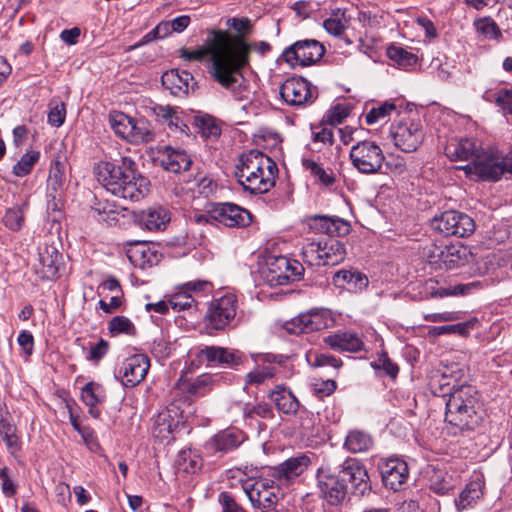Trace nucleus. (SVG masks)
Segmentation results:
<instances>
[{
  "label": "nucleus",
  "instance_id": "nucleus-1",
  "mask_svg": "<svg viewBox=\"0 0 512 512\" xmlns=\"http://www.w3.org/2000/svg\"><path fill=\"white\" fill-rule=\"evenodd\" d=\"M251 49L252 45L239 37H232L226 31L211 30L205 48L193 51L182 48L180 56L188 61H200L209 56L208 73L213 81L236 95V88L241 86L242 70L250 63Z\"/></svg>",
  "mask_w": 512,
  "mask_h": 512
},
{
  "label": "nucleus",
  "instance_id": "nucleus-2",
  "mask_svg": "<svg viewBox=\"0 0 512 512\" xmlns=\"http://www.w3.org/2000/svg\"><path fill=\"white\" fill-rule=\"evenodd\" d=\"M94 172L98 182L118 198L139 201L149 192L150 181L138 171L131 157H121L118 163L101 161Z\"/></svg>",
  "mask_w": 512,
  "mask_h": 512
},
{
  "label": "nucleus",
  "instance_id": "nucleus-3",
  "mask_svg": "<svg viewBox=\"0 0 512 512\" xmlns=\"http://www.w3.org/2000/svg\"><path fill=\"white\" fill-rule=\"evenodd\" d=\"M277 173L276 163L259 150L241 154L235 170L239 184L252 194L267 193L274 187Z\"/></svg>",
  "mask_w": 512,
  "mask_h": 512
},
{
  "label": "nucleus",
  "instance_id": "nucleus-4",
  "mask_svg": "<svg viewBox=\"0 0 512 512\" xmlns=\"http://www.w3.org/2000/svg\"><path fill=\"white\" fill-rule=\"evenodd\" d=\"M463 373L460 369L449 370L446 369L442 372V388L447 387L449 399L446 401V415L447 414H467L471 416L476 414L474 403L476 398L472 395L474 388L470 385L459 384Z\"/></svg>",
  "mask_w": 512,
  "mask_h": 512
},
{
  "label": "nucleus",
  "instance_id": "nucleus-5",
  "mask_svg": "<svg viewBox=\"0 0 512 512\" xmlns=\"http://www.w3.org/2000/svg\"><path fill=\"white\" fill-rule=\"evenodd\" d=\"M463 169L467 175L475 174L483 181L496 182L506 172L512 174V157L503 155L494 148H482L473 161Z\"/></svg>",
  "mask_w": 512,
  "mask_h": 512
},
{
  "label": "nucleus",
  "instance_id": "nucleus-6",
  "mask_svg": "<svg viewBox=\"0 0 512 512\" xmlns=\"http://www.w3.org/2000/svg\"><path fill=\"white\" fill-rule=\"evenodd\" d=\"M242 490L248 497L252 507L261 512H269L278 506L281 488L269 478L240 479Z\"/></svg>",
  "mask_w": 512,
  "mask_h": 512
},
{
  "label": "nucleus",
  "instance_id": "nucleus-7",
  "mask_svg": "<svg viewBox=\"0 0 512 512\" xmlns=\"http://www.w3.org/2000/svg\"><path fill=\"white\" fill-rule=\"evenodd\" d=\"M349 157L352 166L361 174L375 175L382 173L385 155L382 148L374 141L363 140L351 147Z\"/></svg>",
  "mask_w": 512,
  "mask_h": 512
},
{
  "label": "nucleus",
  "instance_id": "nucleus-8",
  "mask_svg": "<svg viewBox=\"0 0 512 512\" xmlns=\"http://www.w3.org/2000/svg\"><path fill=\"white\" fill-rule=\"evenodd\" d=\"M431 226L446 237L456 236L459 238L469 237L476 228L472 217L457 210H447L436 215L432 219Z\"/></svg>",
  "mask_w": 512,
  "mask_h": 512
},
{
  "label": "nucleus",
  "instance_id": "nucleus-9",
  "mask_svg": "<svg viewBox=\"0 0 512 512\" xmlns=\"http://www.w3.org/2000/svg\"><path fill=\"white\" fill-rule=\"evenodd\" d=\"M390 135L398 149L411 153L422 144L425 132L419 119L405 117L391 125Z\"/></svg>",
  "mask_w": 512,
  "mask_h": 512
},
{
  "label": "nucleus",
  "instance_id": "nucleus-10",
  "mask_svg": "<svg viewBox=\"0 0 512 512\" xmlns=\"http://www.w3.org/2000/svg\"><path fill=\"white\" fill-rule=\"evenodd\" d=\"M237 310V297L232 293L216 298L208 306L205 323L212 330H224L234 320Z\"/></svg>",
  "mask_w": 512,
  "mask_h": 512
},
{
  "label": "nucleus",
  "instance_id": "nucleus-11",
  "mask_svg": "<svg viewBox=\"0 0 512 512\" xmlns=\"http://www.w3.org/2000/svg\"><path fill=\"white\" fill-rule=\"evenodd\" d=\"M280 95L286 104L295 107L312 104L317 98L316 89L303 77L286 79L280 86Z\"/></svg>",
  "mask_w": 512,
  "mask_h": 512
},
{
  "label": "nucleus",
  "instance_id": "nucleus-12",
  "mask_svg": "<svg viewBox=\"0 0 512 512\" xmlns=\"http://www.w3.org/2000/svg\"><path fill=\"white\" fill-rule=\"evenodd\" d=\"M325 53L324 46L313 39L300 40L285 49L283 56L292 66H309L319 61Z\"/></svg>",
  "mask_w": 512,
  "mask_h": 512
},
{
  "label": "nucleus",
  "instance_id": "nucleus-13",
  "mask_svg": "<svg viewBox=\"0 0 512 512\" xmlns=\"http://www.w3.org/2000/svg\"><path fill=\"white\" fill-rule=\"evenodd\" d=\"M316 477L321 497L331 506L340 505L347 494L346 485L340 475H335L328 466H321Z\"/></svg>",
  "mask_w": 512,
  "mask_h": 512
},
{
  "label": "nucleus",
  "instance_id": "nucleus-14",
  "mask_svg": "<svg viewBox=\"0 0 512 512\" xmlns=\"http://www.w3.org/2000/svg\"><path fill=\"white\" fill-rule=\"evenodd\" d=\"M209 215L227 227H246L252 221L251 213L233 203H214L209 208Z\"/></svg>",
  "mask_w": 512,
  "mask_h": 512
},
{
  "label": "nucleus",
  "instance_id": "nucleus-15",
  "mask_svg": "<svg viewBox=\"0 0 512 512\" xmlns=\"http://www.w3.org/2000/svg\"><path fill=\"white\" fill-rule=\"evenodd\" d=\"M200 362L207 366L219 365L225 368L234 369L241 365L244 360L242 352L220 346H204L196 354Z\"/></svg>",
  "mask_w": 512,
  "mask_h": 512
},
{
  "label": "nucleus",
  "instance_id": "nucleus-16",
  "mask_svg": "<svg viewBox=\"0 0 512 512\" xmlns=\"http://www.w3.org/2000/svg\"><path fill=\"white\" fill-rule=\"evenodd\" d=\"M330 321L327 311L313 309L293 318L286 323L285 329L293 334L311 333L327 328Z\"/></svg>",
  "mask_w": 512,
  "mask_h": 512
},
{
  "label": "nucleus",
  "instance_id": "nucleus-17",
  "mask_svg": "<svg viewBox=\"0 0 512 512\" xmlns=\"http://www.w3.org/2000/svg\"><path fill=\"white\" fill-rule=\"evenodd\" d=\"M149 368L150 360L147 355L134 354L122 362L118 375L126 387H135L145 379Z\"/></svg>",
  "mask_w": 512,
  "mask_h": 512
},
{
  "label": "nucleus",
  "instance_id": "nucleus-18",
  "mask_svg": "<svg viewBox=\"0 0 512 512\" xmlns=\"http://www.w3.org/2000/svg\"><path fill=\"white\" fill-rule=\"evenodd\" d=\"M306 223L310 230L330 236H346L351 230L349 222L337 216L310 215Z\"/></svg>",
  "mask_w": 512,
  "mask_h": 512
},
{
  "label": "nucleus",
  "instance_id": "nucleus-19",
  "mask_svg": "<svg viewBox=\"0 0 512 512\" xmlns=\"http://www.w3.org/2000/svg\"><path fill=\"white\" fill-rule=\"evenodd\" d=\"M433 258L435 262H441L447 269H456L468 264L472 253L467 246L453 244L444 248L434 247Z\"/></svg>",
  "mask_w": 512,
  "mask_h": 512
},
{
  "label": "nucleus",
  "instance_id": "nucleus-20",
  "mask_svg": "<svg viewBox=\"0 0 512 512\" xmlns=\"http://www.w3.org/2000/svg\"><path fill=\"white\" fill-rule=\"evenodd\" d=\"M339 474L343 483L350 482L352 492L357 496L364 495L371 488L366 469L356 460L345 461Z\"/></svg>",
  "mask_w": 512,
  "mask_h": 512
},
{
  "label": "nucleus",
  "instance_id": "nucleus-21",
  "mask_svg": "<svg viewBox=\"0 0 512 512\" xmlns=\"http://www.w3.org/2000/svg\"><path fill=\"white\" fill-rule=\"evenodd\" d=\"M162 85L174 96H186L194 90L196 82L193 75L187 70L171 69L161 77Z\"/></svg>",
  "mask_w": 512,
  "mask_h": 512
},
{
  "label": "nucleus",
  "instance_id": "nucleus-22",
  "mask_svg": "<svg viewBox=\"0 0 512 512\" xmlns=\"http://www.w3.org/2000/svg\"><path fill=\"white\" fill-rule=\"evenodd\" d=\"M407 463L399 458H390L381 466V476L386 487L397 491L408 479Z\"/></svg>",
  "mask_w": 512,
  "mask_h": 512
},
{
  "label": "nucleus",
  "instance_id": "nucleus-23",
  "mask_svg": "<svg viewBox=\"0 0 512 512\" xmlns=\"http://www.w3.org/2000/svg\"><path fill=\"white\" fill-rule=\"evenodd\" d=\"M482 147L472 138L451 139L445 146V155L451 161H468L477 156Z\"/></svg>",
  "mask_w": 512,
  "mask_h": 512
},
{
  "label": "nucleus",
  "instance_id": "nucleus-24",
  "mask_svg": "<svg viewBox=\"0 0 512 512\" xmlns=\"http://www.w3.org/2000/svg\"><path fill=\"white\" fill-rule=\"evenodd\" d=\"M323 341L331 349L339 352L357 353L364 350V342L361 337L350 331H338L324 337Z\"/></svg>",
  "mask_w": 512,
  "mask_h": 512
},
{
  "label": "nucleus",
  "instance_id": "nucleus-25",
  "mask_svg": "<svg viewBox=\"0 0 512 512\" xmlns=\"http://www.w3.org/2000/svg\"><path fill=\"white\" fill-rule=\"evenodd\" d=\"M246 435L237 429H226L215 434L207 443L206 448L211 452L227 453L240 446Z\"/></svg>",
  "mask_w": 512,
  "mask_h": 512
},
{
  "label": "nucleus",
  "instance_id": "nucleus-26",
  "mask_svg": "<svg viewBox=\"0 0 512 512\" xmlns=\"http://www.w3.org/2000/svg\"><path fill=\"white\" fill-rule=\"evenodd\" d=\"M311 465L309 455L302 453L291 457L274 468L273 476L278 480L290 481L304 473Z\"/></svg>",
  "mask_w": 512,
  "mask_h": 512
},
{
  "label": "nucleus",
  "instance_id": "nucleus-27",
  "mask_svg": "<svg viewBox=\"0 0 512 512\" xmlns=\"http://www.w3.org/2000/svg\"><path fill=\"white\" fill-rule=\"evenodd\" d=\"M171 221L170 211L163 206H152L138 214L139 224L149 231H163Z\"/></svg>",
  "mask_w": 512,
  "mask_h": 512
},
{
  "label": "nucleus",
  "instance_id": "nucleus-28",
  "mask_svg": "<svg viewBox=\"0 0 512 512\" xmlns=\"http://www.w3.org/2000/svg\"><path fill=\"white\" fill-rule=\"evenodd\" d=\"M153 112L160 121L168 125L171 132L186 136L189 134V126L184 120L183 112L178 107L156 105Z\"/></svg>",
  "mask_w": 512,
  "mask_h": 512
},
{
  "label": "nucleus",
  "instance_id": "nucleus-29",
  "mask_svg": "<svg viewBox=\"0 0 512 512\" xmlns=\"http://www.w3.org/2000/svg\"><path fill=\"white\" fill-rule=\"evenodd\" d=\"M287 265L288 258L284 256L268 259L266 262V267L262 270L263 279L271 287L289 284Z\"/></svg>",
  "mask_w": 512,
  "mask_h": 512
},
{
  "label": "nucleus",
  "instance_id": "nucleus-30",
  "mask_svg": "<svg viewBox=\"0 0 512 512\" xmlns=\"http://www.w3.org/2000/svg\"><path fill=\"white\" fill-rule=\"evenodd\" d=\"M333 283L339 287L346 289L350 292H362L368 287V277L355 269H342L337 271L333 276Z\"/></svg>",
  "mask_w": 512,
  "mask_h": 512
},
{
  "label": "nucleus",
  "instance_id": "nucleus-31",
  "mask_svg": "<svg viewBox=\"0 0 512 512\" xmlns=\"http://www.w3.org/2000/svg\"><path fill=\"white\" fill-rule=\"evenodd\" d=\"M160 164L167 171L180 173L189 170L192 160L186 151L166 146L161 153Z\"/></svg>",
  "mask_w": 512,
  "mask_h": 512
},
{
  "label": "nucleus",
  "instance_id": "nucleus-32",
  "mask_svg": "<svg viewBox=\"0 0 512 512\" xmlns=\"http://www.w3.org/2000/svg\"><path fill=\"white\" fill-rule=\"evenodd\" d=\"M183 425V423L180 424L179 421H175V418H155L151 433L160 443H169L175 439L176 433Z\"/></svg>",
  "mask_w": 512,
  "mask_h": 512
},
{
  "label": "nucleus",
  "instance_id": "nucleus-33",
  "mask_svg": "<svg viewBox=\"0 0 512 512\" xmlns=\"http://www.w3.org/2000/svg\"><path fill=\"white\" fill-rule=\"evenodd\" d=\"M105 398V390L99 383L91 381L81 389V399L89 407V414L91 416L100 415L101 411L97 409V406L104 402Z\"/></svg>",
  "mask_w": 512,
  "mask_h": 512
},
{
  "label": "nucleus",
  "instance_id": "nucleus-34",
  "mask_svg": "<svg viewBox=\"0 0 512 512\" xmlns=\"http://www.w3.org/2000/svg\"><path fill=\"white\" fill-rule=\"evenodd\" d=\"M278 412L289 415L295 414L299 409V402L294 394L285 387L278 386L271 394Z\"/></svg>",
  "mask_w": 512,
  "mask_h": 512
},
{
  "label": "nucleus",
  "instance_id": "nucleus-35",
  "mask_svg": "<svg viewBox=\"0 0 512 512\" xmlns=\"http://www.w3.org/2000/svg\"><path fill=\"white\" fill-rule=\"evenodd\" d=\"M373 438L364 430L354 429L348 432L344 446L352 453L366 452L372 448Z\"/></svg>",
  "mask_w": 512,
  "mask_h": 512
},
{
  "label": "nucleus",
  "instance_id": "nucleus-36",
  "mask_svg": "<svg viewBox=\"0 0 512 512\" xmlns=\"http://www.w3.org/2000/svg\"><path fill=\"white\" fill-rule=\"evenodd\" d=\"M322 243L324 247V252L322 254L323 266H334L345 259L346 249L343 243L336 239H325L322 240Z\"/></svg>",
  "mask_w": 512,
  "mask_h": 512
},
{
  "label": "nucleus",
  "instance_id": "nucleus-37",
  "mask_svg": "<svg viewBox=\"0 0 512 512\" xmlns=\"http://www.w3.org/2000/svg\"><path fill=\"white\" fill-rule=\"evenodd\" d=\"M482 483L478 480L470 481L455 500L458 511L467 509L476 503L482 496Z\"/></svg>",
  "mask_w": 512,
  "mask_h": 512
},
{
  "label": "nucleus",
  "instance_id": "nucleus-38",
  "mask_svg": "<svg viewBox=\"0 0 512 512\" xmlns=\"http://www.w3.org/2000/svg\"><path fill=\"white\" fill-rule=\"evenodd\" d=\"M132 132H130L128 141L134 144L148 143L153 141L155 133L149 122L143 119L136 120L133 118Z\"/></svg>",
  "mask_w": 512,
  "mask_h": 512
},
{
  "label": "nucleus",
  "instance_id": "nucleus-39",
  "mask_svg": "<svg viewBox=\"0 0 512 512\" xmlns=\"http://www.w3.org/2000/svg\"><path fill=\"white\" fill-rule=\"evenodd\" d=\"M323 252L322 240L309 241L302 248V259L309 266H323Z\"/></svg>",
  "mask_w": 512,
  "mask_h": 512
},
{
  "label": "nucleus",
  "instance_id": "nucleus-40",
  "mask_svg": "<svg viewBox=\"0 0 512 512\" xmlns=\"http://www.w3.org/2000/svg\"><path fill=\"white\" fill-rule=\"evenodd\" d=\"M61 255L58 250L53 246H45L39 252V261L49 277H53L58 272V262Z\"/></svg>",
  "mask_w": 512,
  "mask_h": 512
},
{
  "label": "nucleus",
  "instance_id": "nucleus-41",
  "mask_svg": "<svg viewBox=\"0 0 512 512\" xmlns=\"http://www.w3.org/2000/svg\"><path fill=\"white\" fill-rule=\"evenodd\" d=\"M192 402L188 395L177 396L166 407L168 416H192L195 413Z\"/></svg>",
  "mask_w": 512,
  "mask_h": 512
},
{
  "label": "nucleus",
  "instance_id": "nucleus-42",
  "mask_svg": "<svg viewBox=\"0 0 512 512\" xmlns=\"http://www.w3.org/2000/svg\"><path fill=\"white\" fill-rule=\"evenodd\" d=\"M109 121L113 131L119 137L128 141L130 132H132L133 118L123 112H113L109 116Z\"/></svg>",
  "mask_w": 512,
  "mask_h": 512
},
{
  "label": "nucleus",
  "instance_id": "nucleus-43",
  "mask_svg": "<svg viewBox=\"0 0 512 512\" xmlns=\"http://www.w3.org/2000/svg\"><path fill=\"white\" fill-rule=\"evenodd\" d=\"M387 56L403 69H408L417 62V56L415 54L399 46H389L387 48Z\"/></svg>",
  "mask_w": 512,
  "mask_h": 512
},
{
  "label": "nucleus",
  "instance_id": "nucleus-44",
  "mask_svg": "<svg viewBox=\"0 0 512 512\" xmlns=\"http://www.w3.org/2000/svg\"><path fill=\"white\" fill-rule=\"evenodd\" d=\"M26 207L27 203L25 202L22 205H15L11 208H8L3 217L4 225L12 231L20 230L24 223Z\"/></svg>",
  "mask_w": 512,
  "mask_h": 512
},
{
  "label": "nucleus",
  "instance_id": "nucleus-45",
  "mask_svg": "<svg viewBox=\"0 0 512 512\" xmlns=\"http://www.w3.org/2000/svg\"><path fill=\"white\" fill-rule=\"evenodd\" d=\"M306 360L311 367H333L339 369L342 361L329 353H320L317 351H309L306 354Z\"/></svg>",
  "mask_w": 512,
  "mask_h": 512
},
{
  "label": "nucleus",
  "instance_id": "nucleus-46",
  "mask_svg": "<svg viewBox=\"0 0 512 512\" xmlns=\"http://www.w3.org/2000/svg\"><path fill=\"white\" fill-rule=\"evenodd\" d=\"M347 23L348 19L346 18L345 12L338 9L323 22V27L329 34L341 36L347 26Z\"/></svg>",
  "mask_w": 512,
  "mask_h": 512
},
{
  "label": "nucleus",
  "instance_id": "nucleus-47",
  "mask_svg": "<svg viewBox=\"0 0 512 512\" xmlns=\"http://www.w3.org/2000/svg\"><path fill=\"white\" fill-rule=\"evenodd\" d=\"M70 421L74 429L81 435L87 448L92 452H98L100 450V444L94 431L90 427L83 426L80 418H70Z\"/></svg>",
  "mask_w": 512,
  "mask_h": 512
},
{
  "label": "nucleus",
  "instance_id": "nucleus-48",
  "mask_svg": "<svg viewBox=\"0 0 512 512\" xmlns=\"http://www.w3.org/2000/svg\"><path fill=\"white\" fill-rule=\"evenodd\" d=\"M40 153L38 151H31L25 153L20 160L13 166V174L17 177H24L28 175L34 165L38 162Z\"/></svg>",
  "mask_w": 512,
  "mask_h": 512
},
{
  "label": "nucleus",
  "instance_id": "nucleus-49",
  "mask_svg": "<svg viewBox=\"0 0 512 512\" xmlns=\"http://www.w3.org/2000/svg\"><path fill=\"white\" fill-rule=\"evenodd\" d=\"M108 330L111 336L119 334L135 335L136 328L132 321L125 316H115L108 323Z\"/></svg>",
  "mask_w": 512,
  "mask_h": 512
},
{
  "label": "nucleus",
  "instance_id": "nucleus-50",
  "mask_svg": "<svg viewBox=\"0 0 512 512\" xmlns=\"http://www.w3.org/2000/svg\"><path fill=\"white\" fill-rule=\"evenodd\" d=\"M303 167L310 171V173L318 179V181L325 185L331 186L335 183V177L333 174L327 173L317 162L312 159H303Z\"/></svg>",
  "mask_w": 512,
  "mask_h": 512
},
{
  "label": "nucleus",
  "instance_id": "nucleus-51",
  "mask_svg": "<svg viewBox=\"0 0 512 512\" xmlns=\"http://www.w3.org/2000/svg\"><path fill=\"white\" fill-rule=\"evenodd\" d=\"M48 181L54 191L62 189L66 181L65 164L63 162L58 159L53 161L50 167Z\"/></svg>",
  "mask_w": 512,
  "mask_h": 512
},
{
  "label": "nucleus",
  "instance_id": "nucleus-52",
  "mask_svg": "<svg viewBox=\"0 0 512 512\" xmlns=\"http://www.w3.org/2000/svg\"><path fill=\"white\" fill-rule=\"evenodd\" d=\"M441 429L442 433L457 436L465 430H469L470 427L466 418H443L441 420Z\"/></svg>",
  "mask_w": 512,
  "mask_h": 512
},
{
  "label": "nucleus",
  "instance_id": "nucleus-53",
  "mask_svg": "<svg viewBox=\"0 0 512 512\" xmlns=\"http://www.w3.org/2000/svg\"><path fill=\"white\" fill-rule=\"evenodd\" d=\"M169 304L174 311L190 310L196 306L192 295L183 289L169 298Z\"/></svg>",
  "mask_w": 512,
  "mask_h": 512
},
{
  "label": "nucleus",
  "instance_id": "nucleus-54",
  "mask_svg": "<svg viewBox=\"0 0 512 512\" xmlns=\"http://www.w3.org/2000/svg\"><path fill=\"white\" fill-rule=\"evenodd\" d=\"M485 99L495 101L508 114H512V87L501 89L496 93H486Z\"/></svg>",
  "mask_w": 512,
  "mask_h": 512
},
{
  "label": "nucleus",
  "instance_id": "nucleus-55",
  "mask_svg": "<svg viewBox=\"0 0 512 512\" xmlns=\"http://www.w3.org/2000/svg\"><path fill=\"white\" fill-rule=\"evenodd\" d=\"M396 110V106L393 103L385 102L378 107H373L365 116V121L368 125H373L380 120L385 119L387 116Z\"/></svg>",
  "mask_w": 512,
  "mask_h": 512
},
{
  "label": "nucleus",
  "instance_id": "nucleus-56",
  "mask_svg": "<svg viewBox=\"0 0 512 512\" xmlns=\"http://www.w3.org/2000/svg\"><path fill=\"white\" fill-rule=\"evenodd\" d=\"M227 26L236 32V35L230 34L232 37H239L243 41H245L244 37L249 35L253 29L252 21L247 17L230 18L227 20Z\"/></svg>",
  "mask_w": 512,
  "mask_h": 512
},
{
  "label": "nucleus",
  "instance_id": "nucleus-57",
  "mask_svg": "<svg viewBox=\"0 0 512 512\" xmlns=\"http://www.w3.org/2000/svg\"><path fill=\"white\" fill-rule=\"evenodd\" d=\"M211 385L212 377L210 375H200L192 383L189 384L188 396H203L211 390Z\"/></svg>",
  "mask_w": 512,
  "mask_h": 512
},
{
  "label": "nucleus",
  "instance_id": "nucleus-58",
  "mask_svg": "<svg viewBox=\"0 0 512 512\" xmlns=\"http://www.w3.org/2000/svg\"><path fill=\"white\" fill-rule=\"evenodd\" d=\"M276 374V368L272 366H264L259 367L251 372H249L246 376L247 383L249 384H262L267 379H271Z\"/></svg>",
  "mask_w": 512,
  "mask_h": 512
},
{
  "label": "nucleus",
  "instance_id": "nucleus-59",
  "mask_svg": "<svg viewBox=\"0 0 512 512\" xmlns=\"http://www.w3.org/2000/svg\"><path fill=\"white\" fill-rule=\"evenodd\" d=\"M114 205L108 202L96 204L94 210L99 216V221L106 222L109 225L116 224L118 222L119 213L114 209Z\"/></svg>",
  "mask_w": 512,
  "mask_h": 512
},
{
  "label": "nucleus",
  "instance_id": "nucleus-60",
  "mask_svg": "<svg viewBox=\"0 0 512 512\" xmlns=\"http://www.w3.org/2000/svg\"><path fill=\"white\" fill-rule=\"evenodd\" d=\"M350 114V107L345 104H337L332 107L326 114V121L332 125L336 126L341 124Z\"/></svg>",
  "mask_w": 512,
  "mask_h": 512
},
{
  "label": "nucleus",
  "instance_id": "nucleus-61",
  "mask_svg": "<svg viewBox=\"0 0 512 512\" xmlns=\"http://www.w3.org/2000/svg\"><path fill=\"white\" fill-rule=\"evenodd\" d=\"M218 502L222 508L221 512H246L229 492H221L218 496Z\"/></svg>",
  "mask_w": 512,
  "mask_h": 512
},
{
  "label": "nucleus",
  "instance_id": "nucleus-62",
  "mask_svg": "<svg viewBox=\"0 0 512 512\" xmlns=\"http://www.w3.org/2000/svg\"><path fill=\"white\" fill-rule=\"evenodd\" d=\"M312 139L314 142L332 145L334 142L333 129L326 126H312Z\"/></svg>",
  "mask_w": 512,
  "mask_h": 512
},
{
  "label": "nucleus",
  "instance_id": "nucleus-63",
  "mask_svg": "<svg viewBox=\"0 0 512 512\" xmlns=\"http://www.w3.org/2000/svg\"><path fill=\"white\" fill-rule=\"evenodd\" d=\"M66 117V106L63 102L57 103L50 108L48 113V123L54 127H60Z\"/></svg>",
  "mask_w": 512,
  "mask_h": 512
},
{
  "label": "nucleus",
  "instance_id": "nucleus-64",
  "mask_svg": "<svg viewBox=\"0 0 512 512\" xmlns=\"http://www.w3.org/2000/svg\"><path fill=\"white\" fill-rule=\"evenodd\" d=\"M476 29L479 33L487 38H497L499 29L496 23L488 18H484L475 22Z\"/></svg>",
  "mask_w": 512,
  "mask_h": 512
}]
</instances>
